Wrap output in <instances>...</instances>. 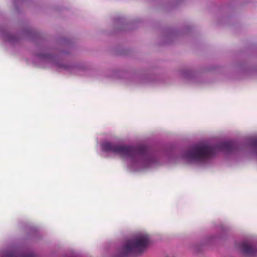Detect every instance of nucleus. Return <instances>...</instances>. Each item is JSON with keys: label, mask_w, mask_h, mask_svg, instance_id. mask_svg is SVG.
<instances>
[{"label": "nucleus", "mask_w": 257, "mask_h": 257, "mask_svg": "<svg viewBox=\"0 0 257 257\" xmlns=\"http://www.w3.org/2000/svg\"><path fill=\"white\" fill-rule=\"evenodd\" d=\"M102 151L112 152L126 160L131 168H146L153 162L151 153L144 147H132L106 142L101 145Z\"/></svg>", "instance_id": "f257e3e1"}, {"label": "nucleus", "mask_w": 257, "mask_h": 257, "mask_svg": "<svg viewBox=\"0 0 257 257\" xmlns=\"http://www.w3.org/2000/svg\"><path fill=\"white\" fill-rule=\"evenodd\" d=\"M233 145L231 142H224L218 146L213 147L205 143L195 145L188 149L183 155L187 162L192 163H207L218 150L231 151Z\"/></svg>", "instance_id": "f03ea898"}, {"label": "nucleus", "mask_w": 257, "mask_h": 257, "mask_svg": "<svg viewBox=\"0 0 257 257\" xmlns=\"http://www.w3.org/2000/svg\"><path fill=\"white\" fill-rule=\"evenodd\" d=\"M150 243V238L147 233H137L127 241L123 248L122 254L126 255L132 253H141L146 249Z\"/></svg>", "instance_id": "7ed1b4c3"}, {"label": "nucleus", "mask_w": 257, "mask_h": 257, "mask_svg": "<svg viewBox=\"0 0 257 257\" xmlns=\"http://www.w3.org/2000/svg\"><path fill=\"white\" fill-rule=\"evenodd\" d=\"M240 250L243 254L247 256H253L257 254V249L246 242L241 243Z\"/></svg>", "instance_id": "20e7f679"}, {"label": "nucleus", "mask_w": 257, "mask_h": 257, "mask_svg": "<svg viewBox=\"0 0 257 257\" xmlns=\"http://www.w3.org/2000/svg\"><path fill=\"white\" fill-rule=\"evenodd\" d=\"M63 67L72 74L81 75L82 69L79 67L73 65H64Z\"/></svg>", "instance_id": "39448f33"}, {"label": "nucleus", "mask_w": 257, "mask_h": 257, "mask_svg": "<svg viewBox=\"0 0 257 257\" xmlns=\"http://www.w3.org/2000/svg\"><path fill=\"white\" fill-rule=\"evenodd\" d=\"M3 257H19V256L15 252H8L3 253Z\"/></svg>", "instance_id": "423d86ee"}, {"label": "nucleus", "mask_w": 257, "mask_h": 257, "mask_svg": "<svg viewBox=\"0 0 257 257\" xmlns=\"http://www.w3.org/2000/svg\"><path fill=\"white\" fill-rule=\"evenodd\" d=\"M253 147L255 150V154L257 156V141H255L253 143Z\"/></svg>", "instance_id": "0eeeda50"}]
</instances>
